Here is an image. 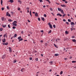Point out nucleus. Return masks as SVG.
Here are the masks:
<instances>
[{"label":"nucleus","mask_w":76,"mask_h":76,"mask_svg":"<svg viewBox=\"0 0 76 76\" xmlns=\"http://www.w3.org/2000/svg\"><path fill=\"white\" fill-rule=\"evenodd\" d=\"M72 37L73 38H74L75 37L74 36H73Z\"/></svg>","instance_id":"obj_59"},{"label":"nucleus","mask_w":76,"mask_h":76,"mask_svg":"<svg viewBox=\"0 0 76 76\" xmlns=\"http://www.w3.org/2000/svg\"><path fill=\"white\" fill-rule=\"evenodd\" d=\"M35 16L37 17V16H38V13H36L35 14Z\"/></svg>","instance_id":"obj_10"},{"label":"nucleus","mask_w":76,"mask_h":76,"mask_svg":"<svg viewBox=\"0 0 76 76\" xmlns=\"http://www.w3.org/2000/svg\"><path fill=\"white\" fill-rule=\"evenodd\" d=\"M7 9H9L10 8L8 6H7Z\"/></svg>","instance_id":"obj_51"},{"label":"nucleus","mask_w":76,"mask_h":76,"mask_svg":"<svg viewBox=\"0 0 76 76\" xmlns=\"http://www.w3.org/2000/svg\"><path fill=\"white\" fill-rule=\"evenodd\" d=\"M11 13L13 15L14 14V13L12 12H11Z\"/></svg>","instance_id":"obj_50"},{"label":"nucleus","mask_w":76,"mask_h":76,"mask_svg":"<svg viewBox=\"0 0 76 76\" xmlns=\"http://www.w3.org/2000/svg\"><path fill=\"white\" fill-rule=\"evenodd\" d=\"M38 20H39V21H40V18H38Z\"/></svg>","instance_id":"obj_44"},{"label":"nucleus","mask_w":76,"mask_h":76,"mask_svg":"<svg viewBox=\"0 0 76 76\" xmlns=\"http://www.w3.org/2000/svg\"><path fill=\"white\" fill-rule=\"evenodd\" d=\"M64 59L65 60H67V58H65Z\"/></svg>","instance_id":"obj_62"},{"label":"nucleus","mask_w":76,"mask_h":76,"mask_svg":"<svg viewBox=\"0 0 76 76\" xmlns=\"http://www.w3.org/2000/svg\"><path fill=\"white\" fill-rule=\"evenodd\" d=\"M56 42H58V41H57V39H56Z\"/></svg>","instance_id":"obj_61"},{"label":"nucleus","mask_w":76,"mask_h":76,"mask_svg":"<svg viewBox=\"0 0 76 76\" xmlns=\"http://www.w3.org/2000/svg\"><path fill=\"white\" fill-rule=\"evenodd\" d=\"M66 23L67 24H68V25H69V23L68 22H66Z\"/></svg>","instance_id":"obj_54"},{"label":"nucleus","mask_w":76,"mask_h":76,"mask_svg":"<svg viewBox=\"0 0 76 76\" xmlns=\"http://www.w3.org/2000/svg\"><path fill=\"white\" fill-rule=\"evenodd\" d=\"M61 6L62 7H65V6L64 5H61Z\"/></svg>","instance_id":"obj_30"},{"label":"nucleus","mask_w":76,"mask_h":76,"mask_svg":"<svg viewBox=\"0 0 76 76\" xmlns=\"http://www.w3.org/2000/svg\"><path fill=\"white\" fill-rule=\"evenodd\" d=\"M18 1L19 2L20 4L22 3V1L20 0H19Z\"/></svg>","instance_id":"obj_16"},{"label":"nucleus","mask_w":76,"mask_h":76,"mask_svg":"<svg viewBox=\"0 0 76 76\" xmlns=\"http://www.w3.org/2000/svg\"><path fill=\"white\" fill-rule=\"evenodd\" d=\"M40 32H44V31L43 30H42L40 31Z\"/></svg>","instance_id":"obj_53"},{"label":"nucleus","mask_w":76,"mask_h":76,"mask_svg":"<svg viewBox=\"0 0 76 76\" xmlns=\"http://www.w3.org/2000/svg\"><path fill=\"white\" fill-rule=\"evenodd\" d=\"M3 30V28H0V31H2Z\"/></svg>","instance_id":"obj_27"},{"label":"nucleus","mask_w":76,"mask_h":76,"mask_svg":"<svg viewBox=\"0 0 76 76\" xmlns=\"http://www.w3.org/2000/svg\"><path fill=\"white\" fill-rule=\"evenodd\" d=\"M13 26H17V24H16V23H13Z\"/></svg>","instance_id":"obj_8"},{"label":"nucleus","mask_w":76,"mask_h":76,"mask_svg":"<svg viewBox=\"0 0 76 76\" xmlns=\"http://www.w3.org/2000/svg\"><path fill=\"white\" fill-rule=\"evenodd\" d=\"M23 40V39L22 38H21L19 40V42H20V41H21Z\"/></svg>","instance_id":"obj_21"},{"label":"nucleus","mask_w":76,"mask_h":76,"mask_svg":"<svg viewBox=\"0 0 76 76\" xmlns=\"http://www.w3.org/2000/svg\"><path fill=\"white\" fill-rule=\"evenodd\" d=\"M36 76H38V74H36Z\"/></svg>","instance_id":"obj_63"},{"label":"nucleus","mask_w":76,"mask_h":76,"mask_svg":"<svg viewBox=\"0 0 76 76\" xmlns=\"http://www.w3.org/2000/svg\"><path fill=\"white\" fill-rule=\"evenodd\" d=\"M9 15V13L8 12H7L6 13V15L7 16H8Z\"/></svg>","instance_id":"obj_15"},{"label":"nucleus","mask_w":76,"mask_h":76,"mask_svg":"<svg viewBox=\"0 0 76 76\" xmlns=\"http://www.w3.org/2000/svg\"><path fill=\"white\" fill-rule=\"evenodd\" d=\"M4 45H7L8 44V43H4L3 44Z\"/></svg>","instance_id":"obj_19"},{"label":"nucleus","mask_w":76,"mask_h":76,"mask_svg":"<svg viewBox=\"0 0 76 76\" xmlns=\"http://www.w3.org/2000/svg\"><path fill=\"white\" fill-rule=\"evenodd\" d=\"M63 21H64V22H66V20H65V19H64V20H63Z\"/></svg>","instance_id":"obj_56"},{"label":"nucleus","mask_w":76,"mask_h":76,"mask_svg":"<svg viewBox=\"0 0 76 76\" xmlns=\"http://www.w3.org/2000/svg\"><path fill=\"white\" fill-rule=\"evenodd\" d=\"M1 4L2 6L3 1L2 0H1Z\"/></svg>","instance_id":"obj_17"},{"label":"nucleus","mask_w":76,"mask_h":76,"mask_svg":"<svg viewBox=\"0 0 76 76\" xmlns=\"http://www.w3.org/2000/svg\"><path fill=\"white\" fill-rule=\"evenodd\" d=\"M48 25L49 26L50 28H53L52 25L50 23H49Z\"/></svg>","instance_id":"obj_2"},{"label":"nucleus","mask_w":76,"mask_h":76,"mask_svg":"<svg viewBox=\"0 0 76 76\" xmlns=\"http://www.w3.org/2000/svg\"><path fill=\"white\" fill-rule=\"evenodd\" d=\"M71 25H75V23L73 22H72L71 23Z\"/></svg>","instance_id":"obj_9"},{"label":"nucleus","mask_w":76,"mask_h":76,"mask_svg":"<svg viewBox=\"0 0 76 76\" xmlns=\"http://www.w3.org/2000/svg\"><path fill=\"white\" fill-rule=\"evenodd\" d=\"M30 14L31 17H32V14H31V10L30 11Z\"/></svg>","instance_id":"obj_18"},{"label":"nucleus","mask_w":76,"mask_h":76,"mask_svg":"<svg viewBox=\"0 0 76 76\" xmlns=\"http://www.w3.org/2000/svg\"><path fill=\"white\" fill-rule=\"evenodd\" d=\"M26 9L28 10H29V7H28L26 8Z\"/></svg>","instance_id":"obj_49"},{"label":"nucleus","mask_w":76,"mask_h":76,"mask_svg":"<svg viewBox=\"0 0 76 76\" xmlns=\"http://www.w3.org/2000/svg\"><path fill=\"white\" fill-rule=\"evenodd\" d=\"M1 19L2 20H4L5 19V18L4 17L2 18H1Z\"/></svg>","instance_id":"obj_22"},{"label":"nucleus","mask_w":76,"mask_h":76,"mask_svg":"<svg viewBox=\"0 0 76 76\" xmlns=\"http://www.w3.org/2000/svg\"><path fill=\"white\" fill-rule=\"evenodd\" d=\"M58 39V41L60 40V39L59 38H58V39Z\"/></svg>","instance_id":"obj_64"},{"label":"nucleus","mask_w":76,"mask_h":76,"mask_svg":"<svg viewBox=\"0 0 76 76\" xmlns=\"http://www.w3.org/2000/svg\"><path fill=\"white\" fill-rule=\"evenodd\" d=\"M2 26L3 27L5 28V27H7V25H2Z\"/></svg>","instance_id":"obj_6"},{"label":"nucleus","mask_w":76,"mask_h":76,"mask_svg":"<svg viewBox=\"0 0 76 76\" xmlns=\"http://www.w3.org/2000/svg\"><path fill=\"white\" fill-rule=\"evenodd\" d=\"M40 42H43V40H41L40 41Z\"/></svg>","instance_id":"obj_57"},{"label":"nucleus","mask_w":76,"mask_h":76,"mask_svg":"<svg viewBox=\"0 0 76 76\" xmlns=\"http://www.w3.org/2000/svg\"><path fill=\"white\" fill-rule=\"evenodd\" d=\"M76 61H72V63H75Z\"/></svg>","instance_id":"obj_38"},{"label":"nucleus","mask_w":76,"mask_h":76,"mask_svg":"<svg viewBox=\"0 0 76 76\" xmlns=\"http://www.w3.org/2000/svg\"><path fill=\"white\" fill-rule=\"evenodd\" d=\"M53 27L54 28H56V26H55V25H53Z\"/></svg>","instance_id":"obj_43"},{"label":"nucleus","mask_w":76,"mask_h":76,"mask_svg":"<svg viewBox=\"0 0 76 76\" xmlns=\"http://www.w3.org/2000/svg\"><path fill=\"white\" fill-rule=\"evenodd\" d=\"M17 35L16 34H15L14 36L13 37H16L17 36Z\"/></svg>","instance_id":"obj_11"},{"label":"nucleus","mask_w":76,"mask_h":76,"mask_svg":"<svg viewBox=\"0 0 76 76\" xmlns=\"http://www.w3.org/2000/svg\"><path fill=\"white\" fill-rule=\"evenodd\" d=\"M65 3L66 4H67V3H68V2H67V1H65Z\"/></svg>","instance_id":"obj_60"},{"label":"nucleus","mask_w":76,"mask_h":76,"mask_svg":"<svg viewBox=\"0 0 76 76\" xmlns=\"http://www.w3.org/2000/svg\"><path fill=\"white\" fill-rule=\"evenodd\" d=\"M49 63H50L51 65H52V64H53V61H51V62H49Z\"/></svg>","instance_id":"obj_24"},{"label":"nucleus","mask_w":76,"mask_h":76,"mask_svg":"<svg viewBox=\"0 0 76 76\" xmlns=\"http://www.w3.org/2000/svg\"><path fill=\"white\" fill-rule=\"evenodd\" d=\"M51 30H50L48 32V33L50 34V33H51Z\"/></svg>","instance_id":"obj_33"},{"label":"nucleus","mask_w":76,"mask_h":76,"mask_svg":"<svg viewBox=\"0 0 76 76\" xmlns=\"http://www.w3.org/2000/svg\"><path fill=\"white\" fill-rule=\"evenodd\" d=\"M9 52L10 53H11L12 50V48L11 47H9Z\"/></svg>","instance_id":"obj_1"},{"label":"nucleus","mask_w":76,"mask_h":76,"mask_svg":"<svg viewBox=\"0 0 76 76\" xmlns=\"http://www.w3.org/2000/svg\"><path fill=\"white\" fill-rule=\"evenodd\" d=\"M57 16H59L60 17L62 16V15H61V14L58 13L57 15Z\"/></svg>","instance_id":"obj_5"},{"label":"nucleus","mask_w":76,"mask_h":76,"mask_svg":"<svg viewBox=\"0 0 76 76\" xmlns=\"http://www.w3.org/2000/svg\"><path fill=\"white\" fill-rule=\"evenodd\" d=\"M21 36L19 37H18V39H21Z\"/></svg>","instance_id":"obj_31"},{"label":"nucleus","mask_w":76,"mask_h":76,"mask_svg":"<svg viewBox=\"0 0 76 76\" xmlns=\"http://www.w3.org/2000/svg\"><path fill=\"white\" fill-rule=\"evenodd\" d=\"M8 21L9 22H12V20L11 19H9L8 20Z\"/></svg>","instance_id":"obj_20"},{"label":"nucleus","mask_w":76,"mask_h":76,"mask_svg":"<svg viewBox=\"0 0 76 76\" xmlns=\"http://www.w3.org/2000/svg\"><path fill=\"white\" fill-rule=\"evenodd\" d=\"M16 28V27L15 26H13V27H12L13 29H15Z\"/></svg>","instance_id":"obj_36"},{"label":"nucleus","mask_w":76,"mask_h":76,"mask_svg":"<svg viewBox=\"0 0 76 76\" xmlns=\"http://www.w3.org/2000/svg\"><path fill=\"white\" fill-rule=\"evenodd\" d=\"M58 11H61V12L63 11V10H61V9L59 8H58Z\"/></svg>","instance_id":"obj_3"},{"label":"nucleus","mask_w":76,"mask_h":76,"mask_svg":"<svg viewBox=\"0 0 76 76\" xmlns=\"http://www.w3.org/2000/svg\"><path fill=\"white\" fill-rule=\"evenodd\" d=\"M50 10L52 11H53V9H52V8H50Z\"/></svg>","instance_id":"obj_47"},{"label":"nucleus","mask_w":76,"mask_h":76,"mask_svg":"<svg viewBox=\"0 0 76 76\" xmlns=\"http://www.w3.org/2000/svg\"><path fill=\"white\" fill-rule=\"evenodd\" d=\"M54 46H55V47H57V46L55 44H54Z\"/></svg>","instance_id":"obj_52"},{"label":"nucleus","mask_w":76,"mask_h":76,"mask_svg":"<svg viewBox=\"0 0 76 76\" xmlns=\"http://www.w3.org/2000/svg\"><path fill=\"white\" fill-rule=\"evenodd\" d=\"M27 21L28 22H29V23H30V22H31V21H30V20H27Z\"/></svg>","instance_id":"obj_48"},{"label":"nucleus","mask_w":76,"mask_h":76,"mask_svg":"<svg viewBox=\"0 0 76 76\" xmlns=\"http://www.w3.org/2000/svg\"><path fill=\"white\" fill-rule=\"evenodd\" d=\"M10 1L11 3H13L14 2V1H13V0H10Z\"/></svg>","instance_id":"obj_14"},{"label":"nucleus","mask_w":76,"mask_h":76,"mask_svg":"<svg viewBox=\"0 0 76 76\" xmlns=\"http://www.w3.org/2000/svg\"><path fill=\"white\" fill-rule=\"evenodd\" d=\"M6 57V56L5 55H3L2 57V58L3 59L4 58Z\"/></svg>","instance_id":"obj_7"},{"label":"nucleus","mask_w":76,"mask_h":76,"mask_svg":"<svg viewBox=\"0 0 76 76\" xmlns=\"http://www.w3.org/2000/svg\"><path fill=\"white\" fill-rule=\"evenodd\" d=\"M55 56H57L58 55V54H55Z\"/></svg>","instance_id":"obj_25"},{"label":"nucleus","mask_w":76,"mask_h":76,"mask_svg":"<svg viewBox=\"0 0 76 76\" xmlns=\"http://www.w3.org/2000/svg\"><path fill=\"white\" fill-rule=\"evenodd\" d=\"M63 72L62 71H61V72H60V75H62L63 73Z\"/></svg>","instance_id":"obj_29"},{"label":"nucleus","mask_w":76,"mask_h":76,"mask_svg":"<svg viewBox=\"0 0 76 76\" xmlns=\"http://www.w3.org/2000/svg\"><path fill=\"white\" fill-rule=\"evenodd\" d=\"M42 20L43 21H45V19L44 18H42Z\"/></svg>","instance_id":"obj_13"},{"label":"nucleus","mask_w":76,"mask_h":76,"mask_svg":"<svg viewBox=\"0 0 76 76\" xmlns=\"http://www.w3.org/2000/svg\"><path fill=\"white\" fill-rule=\"evenodd\" d=\"M30 60H32V58L31 57L29 58Z\"/></svg>","instance_id":"obj_42"},{"label":"nucleus","mask_w":76,"mask_h":76,"mask_svg":"<svg viewBox=\"0 0 76 76\" xmlns=\"http://www.w3.org/2000/svg\"><path fill=\"white\" fill-rule=\"evenodd\" d=\"M38 0L40 1V2H43L42 0Z\"/></svg>","instance_id":"obj_34"},{"label":"nucleus","mask_w":76,"mask_h":76,"mask_svg":"<svg viewBox=\"0 0 76 76\" xmlns=\"http://www.w3.org/2000/svg\"><path fill=\"white\" fill-rule=\"evenodd\" d=\"M17 61V60L16 59H15L14 60L13 62L14 63H15Z\"/></svg>","instance_id":"obj_12"},{"label":"nucleus","mask_w":76,"mask_h":76,"mask_svg":"<svg viewBox=\"0 0 76 76\" xmlns=\"http://www.w3.org/2000/svg\"><path fill=\"white\" fill-rule=\"evenodd\" d=\"M17 22L16 21H15L14 22H13V23L14 24H15V23H17Z\"/></svg>","instance_id":"obj_23"},{"label":"nucleus","mask_w":76,"mask_h":76,"mask_svg":"<svg viewBox=\"0 0 76 76\" xmlns=\"http://www.w3.org/2000/svg\"><path fill=\"white\" fill-rule=\"evenodd\" d=\"M61 12L62 13V14H64V13L63 12V11Z\"/></svg>","instance_id":"obj_45"},{"label":"nucleus","mask_w":76,"mask_h":76,"mask_svg":"<svg viewBox=\"0 0 76 76\" xmlns=\"http://www.w3.org/2000/svg\"><path fill=\"white\" fill-rule=\"evenodd\" d=\"M21 34H24V32H23V31H22L21 32Z\"/></svg>","instance_id":"obj_55"},{"label":"nucleus","mask_w":76,"mask_h":76,"mask_svg":"<svg viewBox=\"0 0 76 76\" xmlns=\"http://www.w3.org/2000/svg\"><path fill=\"white\" fill-rule=\"evenodd\" d=\"M18 10H20V8H19L18 9Z\"/></svg>","instance_id":"obj_58"},{"label":"nucleus","mask_w":76,"mask_h":76,"mask_svg":"<svg viewBox=\"0 0 76 76\" xmlns=\"http://www.w3.org/2000/svg\"><path fill=\"white\" fill-rule=\"evenodd\" d=\"M35 60L36 61H38V58H36L35 59Z\"/></svg>","instance_id":"obj_40"},{"label":"nucleus","mask_w":76,"mask_h":76,"mask_svg":"<svg viewBox=\"0 0 76 76\" xmlns=\"http://www.w3.org/2000/svg\"><path fill=\"white\" fill-rule=\"evenodd\" d=\"M6 36V34H4V38H5Z\"/></svg>","instance_id":"obj_46"},{"label":"nucleus","mask_w":76,"mask_h":76,"mask_svg":"<svg viewBox=\"0 0 76 76\" xmlns=\"http://www.w3.org/2000/svg\"><path fill=\"white\" fill-rule=\"evenodd\" d=\"M6 39L5 38L2 39V42L4 43H5V42H6Z\"/></svg>","instance_id":"obj_4"},{"label":"nucleus","mask_w":76,"mask_h":76,"mask_svg":"<svg viewBox=\"0 0 76 76\" xmlns=\"http://www.w3.org/2000/svg\"><path fill=\"white\" fill-rule=\"evenodd\" d=\"M44 16L45 17H47V15L46 14H44Z\"/></svg>","instance_id":"obj_41"},{"label":"nucleus","mask_w":76,"mask_h":76,"mask_svg":"<svg viewBox=\"0 0 76 76\" xmlns=\"http://www.w3.org/2000/svg\"><path fill=\"white\" fill-rule=\"evenodd\" d=\"M4 10V7L1 8V10L2 11Z\"/></svg>","instance_id":"obj_26"},{"label":"nucleus","mask_w":76,"mask_h":76,"mask_svg":"<svg viewBox=\"0 0 76 76\" xmlns=\"http://www.w3.org/2000/svg\"><path fill=\"white\" fill-rule=\"evenodd\" d=\"M8 27H9V28H10V27H11L10 26V24L8 25Z\"/></svg>","instance_id":"obj_32"},{"label":"nucleus","mask_w":76,"mask_h":76,"mask_svg":"<svg viewBox=\"0 0 76 76\" xmlns=\"http://www.w3.org/2000/svg\"><path fill=\"white\" fill-rule=\"evenodd\" d=\"M72 41L74 42H75L76 41V40L75 39H73L72 40Z\"/></svg>","instance_id":"obj_28"},{"label":"nucleus","mask_w":76,"mask_h":76,"mask_svg":"<svg viewBox=\"0 0 76 76\" xmlns=\"http://www.w3.org/2000/svg\"><path fill=\"white\" fill-rule=\"evenodd\" d=\"M65 33L67 34H68V31H65Z\"/></svg>","instance_id":"obj_35"},{"label":"nucleus","mask_w":76,"mask_h":76,"mask_svg":"<svg viewBox=\"0 0 76 76\" xmlns=\"http://www.w3.org/2000/svg\"><path fill=\"white\" fill-rule=\"evenodd\" d=\"M22 69L21 70V71H22V72H23V69Z\"/></svg>","instance_id":"obj_39"},{"label":"nucleus","mask_w":76,"mask_h":76,"mask_svg":"<svg viewBox=\"0 0 76 76\" xmlns=\"http://www.w3.org/2000/svg\"><path fill=\"white\" fill-rule=\"evenodd\" d=\"M68 22H71V21L70 19H68Z\"/></svg>","instance_id":"obj_37"}]
</instances>
